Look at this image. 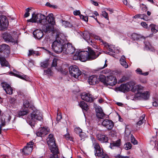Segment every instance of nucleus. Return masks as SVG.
Segmentation results:
<instances>
[{"label":"nucleus","instance_id":"1","mask_svg":"<svg viewBox=\"0 0 158 158\" xmlns=\"http://www.w3.org/2000/svg\"><path fill=\"white\" fill-rule=\"evenodd\" d=\"M30 112L31 113V114L28 116L27 121L31 127L35 126V122L36 121L43 120L42 114L34 106H31L27 109L23 108L22 110L18 112V115L19 117H20L26 115Z\"/></svg>","mask_w":158,"mask_h":158},{"label":"nucleus","instance_id":"2","mask_svg":"<svg viewBox=\"0 0 158 158\" xmlns=\"http://www.w3.org/2000/svg\"><path fill=\"white\" fill-rule=\"evenodd\" d=\"M99 52H95L92 50L87 51L77 52L73 57L74 60H80L81 61L85 62L87 60H92L97 58L99 55Z\"/></svg>","mask_w":158,"mask_h":158},{"label":"nucleus","instance_id":"3","mask_svg":"<svg viewBox=\"0 0 158 158\" xmlns=\"http://www.w3.org/2000/svg\"><path fill=\"white\" fill-rule=\"evenodd\" d=\"M52 14H50L46 17L45 16V22L43 24L42 28L43 31L45 33H49L53 30V26L55 23L54 18L53 17Z\"/></svg>","mask_w":158,"mask_h":158},{"label":"nucleus","instance_id":"4","mask_svg":"<svg viewBox=\"0 0 158 158\" xmlns=\"http://www.w3.org/2000/svg\"><path fill=\"white\" fill-rule=\"evenodd\" d=\"M64 45L63 40L61 39L60 37H58L53 42L52 48L55 52L60 53L63 52Z\"/></svg>","mask_w":158,"mask_h":158},{"label":"nucleus","instance_id":"5","mask_svg":"<svg viewBox=\"0 0 158 158\" xmlns=\"http://www.w3.org/2000/svg\"><path fill=\"white\" fill-rule=\"evenodd\" d=\"M45 16L40 13H34L32 15L31 18L27 20V22L37 23L43 25L45 22Z\"/></svg>","mask_w":158,"mask_h":158},{"label":"nucleus","instance_id":"6","mask_svg":"<svg viewBox=\"0 0 158 158\" xmlns=\"http://www.w3.org/2000/svg\"><path fill=\"white\" fill-rule=\"evenodd\" d=\"M69 72L71 76L77 78L81 74V72L77 66L73 65L70 66L69 68Z\"/></svg>","mask_w":158,"mask_h":158},{"label":"nucleus","instance_id":"7","mask_svg":"<svg viewBox=\"0 0 158 158\" xmlns=\"http://www.w3.org/2000/svg\"><path fill=\"white\" fill-rule=\"evenodd\" d=\"M93 146L94 148L95 155L96 156L102 157L105 153L103 152L102 149L100 147L99 144L96 142L93 143Z\"/></svg>","mask_w":158,"mask_h":158},{"label":"nucleus","instance_id":"8","mask_svg":"<svg viewBox=\"0 0 158 158\" xmlns=\"http://www.w3.org/2000/svg\"><path fill=\"white\" fill-rule=\"evenodd\" d=\"M75 51V49L71 44L69 43L66 44H64L63 52L66 54H72Z\"/></svg>","mask_w":158,"mask_h":158},{"label":"nucleus","instance_id":"9","mask_svg":"<svg viewBox=\"0 0 158 158\" xmlns=\"http://www.w3.org/2000/svg\"><path fill=\"white\" fill-rule=\"evenodd\" d=\"M107 60H105V63L102 67L99 68L95 70V71L97 73V72H99L100 73V75L105 74L107 75H110L112 73L111 70L108 69H106L103 70H102V69L106 67L107 66V64L106 63Z\"/></svg>","mask_w":158,"mask_h":158},{"label":"nucleus","instance_id":"10","mask_svg":"<svg viewBox=\"0 0 158 158\" xmlns=\"http://www.w3.org/2000/svg\"><path fill=\"white\" fill-rule=\"evenodd\" d=\"M81 96L83 100L86 102H91L94 100L93 96L89 93L83 92L81 94Z\"/></svg>","mask_w":158,"mask_h":158},{"label":"nucleus","instance_id":"11","mask_svg":"<svg viewBox=\"0 0 158 158\" xmlns=\"http://www.w3.org/2000/svg\"><path fill=\"white\" fill-rule=\"evenodd\" d=\"M102 125L108 130H110L113 128L114 126V123L110 120L106 119L103 121L102 123Z\"/></svg>","mask_w":158,"mask_h":158},{"label":"nucleus","instance_id":"12","mask_svg":"<svg viewBox=\"0 0 158 158\" xmlns=\"http://www.w3.org/2000/svg\"><path fill=\"white\" fill-rule=\"evenodd\" d=\"M8 23V20L5 16H0V30H2L6 27Z\"/></svg>","mask_w":158,"mask_h":158},{"label":"nucleus","instance_id":"13","mask_svg":"<svg viewBox=\"0 0 158 158\" xmlns=\"http://www.w3.org/2000/svg\"><path fill=\"white\" fill-rule=\"evenodd\" d=\"M88 81L91 85L97 84L99 81V76L96 75H92L89 77Z\"/></svg>","mask_w":158,"mask_h":158},{"label":"nucleus","instance_id":"14","mask_svg":"<svg viewBox=\"0 0 158 158\" xmlns=\"http://www.w3.org/2000/svg\"><path fill=\"white\" fill-rule=\"evenodd\" d=\"M1 85L7 94L11 95L13 94V89L9 84L6 82H2Z\"/></svg>","mask_w":158,"mask_h":158},{"label":"nucleus","instance_id":"15","mask_svg":"<svg viewBox=\"0 0 158 158\" xmlns=\"http://www.w3.org/2000/svg\"><path fill=\"white\" fill-rule=\"evenodd\" d=\"M97 139L101 143H106L108 142V138L106 135L98 133L96 135Z\"/></svg>","mask_w":158,"mask_h":158},{"label":"nucleus","instance_id":"16","mask_svg":"<svg viewBox=\"0 0 158 158\" xmlns=\"http://www.w3.org/2000/svg\"><path fill=\"white\" fill-rule=\"evenodd\" d=\"M107 85L114 86L117 83L116 78L112 75L107 76L106 78Z\"/></svg>","mask_w":158,"mask_h":158},{"label":"nucleus","instance_id":"17","mask_svg":"<svg viewBox=\"0 0 158 158\" xmlns=\"http://www.w3.org/2000/svg\"><path fill=\"white\" fill-rule=\"evenodd\" d=\"M83 37L84 39L86 40L88 43L90 44L94 47L95 48V44L93 42V41L90 39V35L89 33L86 32L84 33L83 34Z\"/></svg>","mask_w":158,"mask_h":158},{"label":"nucleus","instance_id":"18","mask_svg":"<svg viewBox=\"0 0 158 158\" xmlns=\"http://www.w3.org/2000/svg\"><path fill=\"white\" fill-rule=\"evenodd\" d=\"M149 95L148 92L147 91L143 93L138 92L135 94V97L137 98L141 97L144 99L146 100L149 98Z\"/></svg>","mask_w":158,"mask_h":158},{"label":"nucleus","instance_id":"19","mask_svg":"<svg viewBox=\"0 0 158 158\" xmlns=\"http://www.w3.org/2000/svg\"><path fill=\"white\" fill-rule=\"evenodd\" d=\"M33 35L34 37L38 39L41 38L43 35V31L40 29H37L33 32Z\"/></svg>","mask_w":158,"mask_h":158},{"label":"nucleus","instance_id":"20","mask_svg":"<svg viewBox=\"0 0 158 158\" xmlns=\"http://www.w3.org/2000/svg\"><path fill=\"white\" fill-rule=\"evenodd\" d=\"M2 37L5 41L6 42H14L15 40L9 34L5 33L3 34Z\"/></svg>","mask_w":158,"mask_h":158},{"label":"nucleus","instance_id":"21","mask_svg":"<svg viewBox=\"0 0 158 158\" xmlns=\"http://www.w3.org/2000/svg\"><path fill=\"white\" fill-rule=\"evenodd\" d=\"M121 144V140L119 139L116 141H113L111 142L110 147L111 149H114L115 147H119Z\"/></svg>","mask_w":158,"mask_h":158},{"label":"nucleus","instance_id":"22","mask_svg":"<svg viewBox=\"0 0 158 158\" xmlns=\"http://www.w3.org/2000/svg\"><path fill=\"white\" fill-rule=\"evenodd\" d=\"M14 71L15 73L12 72H11V73L13 74L14 76L18 77L21 79H23L24 80H27V77L25 75H24L22 74L21 73H19L15 70H14Z\"/></svg>","mask_w":158,"mask_h":158},{"label":"nucleus","instance_id":"23","mask_svg":"<svg viewBox=\"0 0 158 158\" xmlns=\"http://www.w3.org/2000/svg\"><path fill=\"white\" fill-rule=\"evenodd\" d=\"M48 146L51 152L53 154L52 155L57 154L58 153V149L55 143Z\"/></svg>","mask_w":158,"mask_h":158},{"label":"nucleus","instance_id":"24","mask_svg":"<svg viewBox=\"0 0 158 158\" xmlns=\"http://www.w3.org/2000/svg\"><path fill=\"white\" fill-rule=\"evenodd\" d=\"M47 140V143L48 145L55 143L54 138L53 137V135L52 134H50L49 135Z\"/></svg>","mask_w":158,"mask_h":158},{"label":"nucleus","instance_id":"25","mask_svg":"<svg viewBox=\"0 0 158 158\" xmlns=\"http://www.w3.org/2000/svg\"><path fill=\"white\" fill-rule=\"evenodd\" d=\"M133 18L134 19L140 18L141 19H143L145 21H147L148 20V17L145 14H137L133 16Z\"/></svg>","mask_w":158,"mask_h":158},{"label":"nucleus","instance_id":"26","mask_svg":"<svg viewBox=\"0 0 158 158\" xmlns=\"http://www.w3.org/2000/svg\"><path fill=\"white\" fill-rule=\"evenodd\" d=\"M118 89L119 91L123 92H125L129 91V88L127 87L126 83L121 84L118 88Z\"/></svg>","mask_w":158,"mask_h":158},{"label":"nucleus","instance_id":"27","mask_svg":"<svg viewBox=\"0 0 158 158\" xmlns=\"http://www.w3.org/2000/svg\"><path fill=\"white\" fill-rule=\"evenodd\" d=\"M120 62L121 64L125 68L128 67V65L125 61V57L124 56H123L120 60Z\"/></svg>","mask_w":158,"mask_h":158},{"label":"nucleus","instance_id":"28","mask_svg":"<svg viewBox=\"0 0 158 158\" xmlns=\"http://www.w3.org/2000/svg\"><path fill=\"white\" fill-rule=\"evenodd\" d=\"M79 105L83 110L87 111L88 109V105L84 101H81L79 103Z\"/></svg>","mask_w":158,"mask_h":158},{"label":"nucleus","instance_id":"29","mask_svg":"<svg viewBox=\"0 0 158 158\" xmlns=\"http://www.w3.org/2000/svg\"><path fill=\"white\" fill-rule=\"evenodd\" d=\"M40 55V52L38 51H34L32 49H30L29 50V53L28 56H30L31 55L39 56Z\"/></svg>","mask_w":158,"mask_h":158},{"label":"nucleus","instance_id":"30","mask_svg":"<svg viewBox=\"0 0 158 158\" xmlns=\"http://www.w3.org/2000/svg\"><path fill=\"white\" fill-rule=\"evenodd\" d=\"M144 42L145 45V48L146 50L150 51L153 50V48L149 41H145Z\"/></svg>","mask_w":158,"mask_h":158},{"label":"nucleus","instance_id":"31","mask_svg":"<svg viewBox=\"0 0 158 158\" xmlns=\"http://www.w3.org/2000/svg\"><path fill=\"white\" fill-rule=\"evenodd\" d=\"M141 37L140 35L133 33L131 35L130 37L133 40H137L141 38Z\"/></svg>","mask_w":158,"mask_h":158},{"label":"nucleus","instance_id":"32","mask_svg":"<svg viewBox=\"0 0 158 158\" xmlns=\"http://www.w3.org/2000/svg\"><path fill=\"white\" fill-rule=\"evenodd\" d=\"M107 48L108 50L113 53H118L119 52V50L118 49H116L114 46L113 45L108 46Z\"/></svg>","mask_w":158,"mask_h":158},{"label":"nucleus","instance_id":"33","mask_svg":"<svg viewBox=\"0 0 158 158\" xmlns=\"http://www.w3.org/2000/svg\"><path fill=\"white\" fill-rule=\"evenodd\" d=\"M145 122L146 120L145 119V115L143 114L139 118V120L137 123V125L138 126H140Z\"/></svg>","mask_w":158,"mask_h":158},{"label":"nucleus","instance_id":"34","mask_svg":"<svg viewBox=\"0 0 158 158\" xmlns=\"http://www.w3.org/2000/svg\"><path fill=\"white\" fill-rule=\"evenodd\" d=\"M40 129L43 136L48 134L49 133V129L48 127H44L41 128Z\"/></svg>","mask_w":158,"mask_h":158},{"label":"nucleus","instance_id":"35","mask_svg":"<svg viewBox=\"0 0 158 158\" xmlns=\"http://www.w3.org/2000/svg\"><path fill=\"white\" fill-rule=\"evenodd\" d=\"M136 83L134 81H131L126 83L127 87L129 88V90H130L131 89H132V90H133V86L135 85Z\"/></svg>","mask_w":158,"mask_h":158},{"label":"nucleus","instance_id":"36","mask_svg":"<svg viewBox=\"0 0 158 158\" xmlns=\"http://www.w3.org/2000/svg\"><path fill=\"white\" fill-rule=\"evenodd\" d=\"M32 151V149L25 147L22 150V152L25 155H29Z\"/></svg>","mask_w":158,"mask_h":158},{"label":"nucleus","instance_id":"37","mask_svg":"<svg viewBox=\"0 0 158 158\" xmlns=\"http://www.w3.org/2000/svg\"><path fill=\"white\" fill-rule=\"evenodd\" d=\"M33 106L31 104V103L27 100H25L23 102V108L25 109L27 108L29 109L30 106Z\"/></svg>","mask_w":158,"mask_h":158},{"label":"nucleus","instance_id":"38","mask_svg":"<svg viewBox=\"0 0 158 158\" xmlns=\"http://www.w3.org/2000/svg\"><path fill=\"white\" fill-rule=\"evenodd\" d=\"M136 71L138 74L144 76H147L149 74V72H148L143 73L142 70L140 68H137L136 70Z\"/></svg>","mask_w":158,"mask_h":158},{"label":"nucleus","instance_id":"39","mask_svg":"<svg viewBox=\"0 0 158 158\" xmlns=\"http://www.w3.org/2000/svg\"><path fill=\"white\" fill-rule=\"evenodd\" d=\"M101 76H99V81L103 82L104 85H107V83L106 81V78L105 76L101 75Z\"/></svg>","mask_w":158,"mask_h":158},{"label":"nucleus","instance_id":"40","mask_svg":"<svg viewBox=\"0 0 158 158\" xmlns=\"http://www.w3.org/2000/svg\"><path fill=\"white\" fill-rule=\"evenodd\" d=\"M44 74L48 76H52L53 74V72L50 68H49L47 70H44Z\"/></svg>","mask_w":158,"mask_h":158},{"label":"nucleus","instance_id":"41","mask_svg":"<svg viewBox=\"0 0 158 158\" xmlns=\"http://www.w3.org/2000/svg\"><path fill=\"white\" fill-rule=\"evenodd\" d=\"M49 63L48 60H45L41 63V66L44 68H47L49 65Z\"/></svg>","mask_w":158,"mask_h":158},{"label":"nucleus","instance_id":"42","mask_svg":"<svg viewBox=\"0 0 158 158\" xmlns=\"http://www.w3.org/2000/svg\"><path fill=\"white\" fill-rule=\"evenodd\" d=\"M143 87L142 86L140 85H137L134 86L133 88V91L135 90V91H138L137 92H139V91L142 90L143 89Z\"/></svg>","mask_w":158,"mask_h":158},{"label":"nucleus","instance_id":"43","mask_svg":"<svg viewBox=\"0 0 158 158\" xmlns=\"http://www.w3.org/2000/svg\"><path fill=\"white\" fill-rule=\"evenodd\" d=\"M96 115L98 118L102 119L105 117V114L103 112L101 113H98L96 114Z\"/></svg>","mask_w":158,"mask_h":158},{"label":"nucleus","instance_id":"44","mask_svg":"<svg viewBox=\"0 0 158 158\" xmlns=\"http://www.w3.org/2000/svg\"><path fill=\"white\" fill-rule=\"evenodd\" d=\"M132 145L130 142H127L124 145V148L126 150H128L131 148Z\"/></svg>","mask_w":158,"mask_h":158},{"label":"nucleus","instance_id":"45","mask_svg":"<svg viewBox=\"0 0 158 158\" xmlns=\"http://www.w3.org/2000/svg\"><path fill=\"white\" fill-rule=\"evenodd\" d=\"M131 142L134 145L137 144H138L137 141L135 139L133 135H131Z\"/></svg>","mask_w":158,"mask_h":158},{"label":"nucleus","instance_id":"46","mask_svg":"<svg viewBox=\"0 0 158 158\" xmlns=\"http://www.w3.org/2000/svg\"><path fill=\"white\" fill-rule=\"evenodd\" d=\"M74 132L77 134H79V135L81 137V135L80 134L82 132V130L80 128L76 127L74 129Z\"/></svg>","mask_w":158,"mask_h":158},{"label":"nucleus","instance_id":"47","mask_svg":"<svg viewBox=\"0 0 158 158\" xmlns=\"http://www.w3.org/2000/svg\"><path fill=\"white\" fill-rule=\"evenodd\" d=\"M129 77L127 76H123L118 81L119 83H122L125 82L128 80Z\"/></svg>","mask_w":158,"mask_h":158},{"label":"nucleus","instance_id":"48","mask_svg":"<svg viewBox=\"0 0 158 158\" xmlns=\"http://www.w3.org/2000/svg\"><path fill=\"white\" fill-rule=\"evenodd\" d=\"M63 25H64L65 27H70L72 26L71 24L69 22L67 21H63L62 22Z\"/></svg>","mask_w":158,"mask_h":158},{"label":"nucleus","instance_id":"49","mask_svg":"<svg viewBox=\"0 0 158 158\" xmlns=\"http://www.w3.org/2000/svg\"><path fill=\"white\" fill-rule=\"evenodd\" d=\"M140 7L142 10L143 11H146L147 10V6L143 3L140 4Z\"/></svg>","mask_w":158,"mask_h":158},{"label":"nucleus","instance_id":"50","mask_svg":"<svg viewBox=\"0 0 158 158\" xmlns=\"http://www.w3.org/2000/svg\"><path fill=\"white\" fill-rule=\"evenodd\" d=\"M94 38L96 40H99L100 41L102 42L105 45V46H106L108 45V44L107 43H106L102 39H100L99 37L95 35L94 36Z\"/></svg>","mask_w":158,"mask_h":158},{"label":"nucleus","instance_id":"51","mask_svg":"<svg viewBox=\"0 0 158 158\" xmlns=\"http://www.w3.org/2000/svg\"><path fill=\"white\" fill-rule=\"evenodd\" d=\"M34 145V143L32 141H30L27 143V145L26 147L28 148L32 149V150Z\"/></svg>","mask_w":158,"mask_h":158},{"label":"nucleus","instance_id":"52","mask_svg":"<svg viewBox=\"0 0 158 158\" xmlns=\"http://www.w3.org/2000/svg\"><path fill=\"white\" fill-rule=\"evenodd\" d=\"M31 10V9H30V8H28L26 9V12L25 13L23 16L24 17L26 18L29 16L30 15L29 11Z\"/></svg>","mask_w":158,"mask_h":158},{"label":"nucleus","instance_id":"53","mask_svg":"<svg viewBox=\"0 0 158 158\" xmlns=\"http://www.w3.org/2000/svg\"><path fill=\"white\" fill-rule=\"evenodd\" d=\"M102 15L105 19L109 20V17L108 13L106 11H103L102 12Z\"/></svg>","mask_w":158,"mask_h":158},{"label":"nucleus","instance_id":"54","mask_svg":"<svg viewBox=\"0 0 158 158\" xmlns=\"http://www.w3.org/2000/svg\"><path fill=\"white\" fill-rule=\"evenodd\" d=\"M80 18L81 19H82L85 22L88 21V17L87 16H85L81 15H80Z\"/></svg>","mask_w":158,"mask_h":158},{"label":"nucleus","instance_id":"55","mask_svg":"<svg viewBox=\"0 0 158 158\" xmlns=\"http://www.w3.org/2000/svg\"><path fill=\"white\" fill-rule=\"evenodd\" d=\"M57 59H54L53 60L52 64V67H56L57 65Z\"/></svg>","mask_w":158,"mask_h":158},{"label":"nucleus","instance_id":"56","mask_svg":"<svg viewBox=\"0 0 158 158\" xmlns=\"http://www.w3.org/2000/svg\"><path fill=\"white\" fill-rule=\"evenodd\" d=\"M95 111L96 114H97L98 113H100L103 112L101 107L99 106L97 107V108H96Z\"/></svg>","mask_w":158,"mask_h":158},{"label":"nucleus","instance_id":"57","mask_svg":"<svg viewBox=\"0 0 158 158\" xmlns=\"http://www.w3.org/2000/svg\"><path fill=\"white\" fill-rule=\"evenodd\" d=\"M116 158H131L130 156H124L118 154L115 156Z\"/></svg>","mask_w":158,"mask_h":158},{"label":"nucleus","instance_id":"58","mask_svg":"<svg viewBox=\"0 0 158 158\" xmlns=\"http://www.w3.org/2000/svg\"><path fill=\"white\" fill-rule=\"evenodd\" d=\"M16 99L14 98H10V102L12 104H14L15 103Z\"/></svg>","mask_w":158,"mask_h":158},{"label":"nucleus","instance_id":"59","mask_svg":"<svg viewBox=\"0 0 158 158\" xmlns=\"http://www.w3.org/2000/svg\"><path fill=\"white\" fill-rule=\"evenodd\" d=\"M36 134L38 136H44L40 129H39V131L36 133Z\"/></svg>","mask_w":158,"mask_h":158},{"label":"nucleus","instance_id":"60","mask_svg":"<svg viewBox=\"0 0 158 158\" xmlns=\"http://www.w3.org/2000/svg\"><path fill=\"white\" fill-rule=\"evenodd\" d=\"M141 25L143 27L145 28H147L148 27V25L145 22H142L141 23Z\"/></svg>","mask_w":158,"mask_h":158},{"label":"nucleus","instance_id":"61","mask_svg":"<svg viewBox=\"0 0 158 158\" xmlns=\"http://www.w3.org/2000/svg\"><path fill=\"white\" fill-rule=\"evenodd\" d=\"M62 115L61 114H57V116L56 117V120L58 121H59L60 120V119L62 118Z\"/></svg>","mask_w":158,"mask_h":158},{"label":"nucleus","instance_id":"62","mask_svg":"<svg viewBox=\"0 0 158 158\" xmlns=\"http://www.w3.org/2000/svg\"><path fill=\"white\" fill-rule=\"evenodd\" d=\"M80 13L79 10L74 11L73 12V14L75 15H80Z\"/></svg>","mask_w":158,"mask_h":158},{"label":"nucleus","instance_id":"63","mask_svg":"<svg viewBox=\"0 0 158 158\" xmlns=\"http://www.w3.org/2000/svg\"><path fill=\"white\" fill-rule=\"evenodd\" d=\"M50 158H58V156L57 154H54L50 156Z\"/></svg>","mask_w":158,"mask_h":158},{"label":"nucleus","instance_id":"64","mask_svg":"<svg viewBox=\"0 0 158 158\" xmlns=\"http://www.w3.org/2000/svg\"><path fill=\"white\" fill-rule=\"evenodd\" d=\"M152 104L153 106L156 107L157 106H158V102L155 101L153 102Z\"/></svg>","mask_w":158,"mask_h":158}]
</instances>
